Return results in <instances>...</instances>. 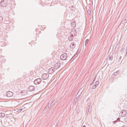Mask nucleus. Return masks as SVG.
I'll use <instances>...</instances> for the list:
<instances>
[{
	"instance_id": "e433bc0d",
	"label": "nucleus",
	"mask_w": 127,
	"mask_h": 127,
	"mask_svg": "<svg viewBox=\"0 0 127 127\" xmlns=\"http://www.w3.org/2000/svg\"><path fill=\"white\" fill-rule=\"evenodd\" d=\"M124 22V21H122V22Z\"/></svg>"
},
{
	"instance_id": "4c0bfd02",
	"label": "nucleus",
	"mask_w": 127,
	"mask_h": 127,
	"mask_svg": "<svg viewBox=\"0 0 127 127\" xmlns=\"http://www.w3.org/2000/svg\"><path fill=\"white\" fill-rule=\"evenodd\" d=\"M71 1H72L73 0H70Z\"/></svg>"
},
{
	"instance_id": "9b49d317",
	"label": "nucleus",
	"mask_w": 127,
	"mask_h": 127,
	"mask_svg": "<svg viewBox=\"0 0 127 127\" xmlns=\"http://www.w3.org/2000/svg\"><path fill=\"white\" fill-rule=\"evenodd\" d=\"M119 72L120 71L119 70H118L116 72H114L112 76H114V77L115 76H116V75H118L119 74Z\"/></svg>"
},
{
	"instance_id": "473e14b6",
	"label": "nucleus",
	"mask_w": 127,
	"mask_h": 127,
	"mask_svg": "<svg viewBox=\"0 0 127 127\" xmlns=\"http://www.w3.org/2000/svg\"><path fill=\"white\" fill-rule=\"evenodd\" d=\"M92 84V83H91L90 84V86H91L92 84Z\"/></svg>"
},
{
	"instance_id": "20e7f679",
	"label": "nucleus",
	"mask_w": 127,
	"mask_h": 127,
	"mask_svg": "<svg viewBox=\"0 0 127 127\" xmlns=\"http://www.w3.org/2000/svg\"><path fill=\"white\" fill-rule=\"evenodd\" d=\"M6 95L8 97H11L13 96V94L12 92L9 91L7 92L6 94Z\"/></svg>"
},
{
	"instance_id": "c9c22d12",
	"label": "nucleus",
	"mask_w": 127,
	"mask_h": 127,
	"mask_svg": "<svg viewBox=\"0 0 127 127\" xmlns=\"http://www.w3.org/2000/svg\"><path fill=\"white\" fill-rule=\"evenodd\" d=\"M47 109V107H46L45 108V109Z\"/></svg>"
},
{
	"instance_id": "2eb2a0df",
	"label": "nucleus",
	"mask_w": 127,
	"mask_h": 127,
	"mask_svg": "<svg viewBox=\"0 0 127 127\" xmlns=\"http://www.w3.org/2000/svg\"><path fill=\"white\" fill-rule=\"evenodd\" d=\"M99 82L98 81H97L95 83L94 85L96 87L99 85Z\"/></svg>"
},
{
	"instance_id": "f704fd0d",
	"label": "nucleus",
	"mask_w": 127,
	"mask_h": 127,
	"mask_svg": "<svg viewBox=\"0 0 127 127\" xmlns=\"http://www.w3.org/2000/svg\"><path fill=\"white\" fill-rule=\"evenodd\" d=\"M52 102L50 103V106L52 104Z\"/></svg>"
},
{
	"instance_id": "c85d7f7f",
	"label": "nucleus",
	"mask_w": 127,
	"mask_h": 127,
	"mask_svg": "<svg viewBox=\"0 0 127 127\" xmlns=\"http://www.w3.org/2000/svg\"><path fill=\"white\" fill-rule=\"evenodd\" d=\"M95 78H94V80H93V81L92 82V84H93L94 83V82H95Z\"/></svg>"
},
{
	"instance_id": "4be33fe9",
	"label": "nucleus",
	"mask_w": 127,
	"mask_h": 127,
	"mask_svg": "<svg viewBox=\"0 0 127 127\" xmlns=\"http://www.w3.org/2000/svg\"><path fill=\"white\" fill-rule=\"evenodd\" d=\"M117 44H116V49L117 48V49H118L119 48V46L118 45H117Z\"/></svg>"
},
{
	"instance_id": "9d476101",
	"label": "nucleus",
	"mask_w": 127,
	"mask_h": 127,
	"mask_svg": "<svg viewBox=\"0 0 127 127\" xmlns=\"http://www.w3.org/2000/svg\"><path fill=\"white\" fill-rule=\"evenodd\" d=\"M55 69V68L54 67H52L49 69V72L51 74L54 72Z\"/></svg>"
},
{
	"instance_id": "ea45409f",
	"label": "nucleus",
	"mask_w": 127,
	"mask_h": 127,
	"mask_svg": "<svg viewBox=\"0 0 127 127\" xmlns=\"http://www.w3.org/2000/svg\"><path fill=\"white\" fill-rule=\"evenodd\" d=\"M126 20V19H125V20Z\"/></svg>"
},
{
	"instance_id": "79ce46f5",
	"label": "nucleus",
	"mask_w": 127,
	"mask_h": 127,
	"mask_svg": "<svg viewBox=\"0 0 127 127\" xmlns=\"http://www.w3.org/2000/svg\"><path fill=\"white\" fill-rule=\"evenodd\" d=\"M73 127V126H72V127Z\"/></svg>"
},
{
	"instance_id": "a211bd4d",
	"label": "nucleus",
	"mask_w": 127,
	"mask_h": 127,
	"mask_svg": "<svg viewBox=\"0 0 127 127\" xmlns=\"http://www.w3.org/2000/svg\"><path fill=\"white\" fill-rule=\"evenodd\" d=\"M3 20V18L2 16H0V22L2 23Z\"/></svg>"
},
{
	"instance_id": "bb28decb",
	"label": "nucleus",
	"mask_w": 127,
	"mask_h": 127,
	"mask_svg": "<svg viewBox=\"0 0 127 127\" xmlns=\"http://www.w3.org/2000/svg\"><path fill=\"white\" fill-rule=\"evenodd\" d=\"M4 1V0H0V3L3 1Z\"/></svg>"
},
{
	"instance_id": "423d86ee",
	"label": "nucleus",
	"mask_w": 127,
	"mask_h": 127,
	"mask_svg": "<svg viewBox=\"0 0 127 127\" xmlns=\"http://www.w3.org/2000/svg\"><path fill=\"white\" fill-rule=\"evenodd\" d=\"M1 3V6L4 7H6L7 5V2L6 1H3Z\"/></svg>"
},
{
	"instance_id": "f3484780",
	"label": "nucleus",
	"mask_w": 127,
	"mask_h": 127,
	"mask_svg": "<svg viewBox=\"0 0 127 127\" xmlns=\"http://www.w3.org/2000/svg\"><path fill=\"white\" fill-rule=\"evenodd\" d=\"M5 115L4 113L0 114V117H3L5 116Z\"/></svg>"
},
{
	"instance_id": "4468645a",
	"label": "nucleus",
	"mask_w": 127,
	"mask_h": 127,
	"mask_svg": "<svg viewBox=\"0 0 127 127\" xmlns=\"http://www.w3.org/2000/svg\"><path fill=\"white\" fill-rule=\"evenodd\" d=\"M113 59V57L112 55L110 54L109 56V59L110 60H112Z\"/></svg>"
},
{
	"instance_id": "5701e85b",
	"label": "nucleus",
	"mask_w": 127,
	"mask_h": 127,
	"mask_svg": "<svg viewBox=\"0 0 127 127\" xmlns=\"http://www.w3.org/2000/svg\"><path fill=\"white\" fill-rule=\"evenodd\" d=\"M96 87L94 85L92 87V89H94L96 88Z\"/></svg>"
},
{
	"instance_id": "7c9ffc66",
	"label": "nucleus",
	"mask_w": 127,
	"mask_h": 127,
	"mask_svg": "<svg viewBox=\"0 0 127 127\" xmlns=\"http://www.w3.org/2000/svg\"><path fill=\"white\" fill-rule=\"evenodd\" d=\"M49 103L48 104V105L47 106V107L48 108H49Z\"/></svg>"
},
{
	"instance_id": "b1692460",
	"label": "nucleus",
	"mask_w": 127,
	"mask_h": 127,
	"mask_svg": "<svg viewBox=\"0 0 127 127\" xmlns=\"http://www.w3.org/2000/svg\"><path fill=\"white\" fill-rule=\"evenodd\" d=\"M77 101L74 100V101L73 102V104H76V102Z\"/></svg>"
},
{
	"instance_id": "f257e3e1",
	"label": "nucleus",
	"mask_w": 127,
	"mask_h": 127,
	"mask_svg": "<svg viewBox=\"0 0 127 127\" xmlns=\"http://www.w3.org/2000/svg\"><path fill=\"white\" fill-rule=\"evenodd\" d=\"M60 59L62 60H69L70 58L69 57H68L67 54L65 53H64L62 54L60 57Z\"/></svg>"
},
{
	"instance_id": "412c9836",
	"label": "nucleus",
	"mask_w": 127,
	"mask_h": 127,
	"mask_svg": "<svg viewBox=\"0 0 127 127\" xmlns=\"http://www.w3.org/2000/svg\"><path fill=\"white\" fill-rule=\"evenodd\" d=\"M88 12L89 14H91V12L90 10H88Z\"/></svg>"
},
{
	"instance_id": "c756f323",
	"label": "nucleus",
	"mask_w": 127,
	"mask_h": 127,
	"mask_svg": "<svg viewBox=\"0 0 127 127\" xmlns=\"http://www.w3.org/2000/svg\"><path fill=\"white\" fill-rule=\"evenodd\" d=\"M74 25V23H71V25Z\"/></svg>"
},
{
	"instance_id": "a878e982",
	"label": "nucleus",
	"mask_w": 127,
	"mask_h": 127,
	"mask_svg": "<svg viewBox=\"0 0 127 127\" xmlns=\"http://www.w3.org/2000/svg\"><path fill=\"white\" fill-rule=\"evenodd\" d=\"M28 104V103H27V104H25L24 105V107H25V106H27V105Z\"/></svg>"
},
{
	"instance_id": "393cba45",
	"label": "nucleus",
	"mask_w": 127,
	"mask_h": 127,
	"mask_svg": "<svg viewBox=\"0 0 127 127\" xmlns=\"http://www.w3.org/2000/svg\"><path fill=\"white\" fill-rule=\"evenodd\" d=\"M60 124V122H58L57 124V127H57L58 126V125H59Z\"/></svg>"
},
{
	"instance_id": "a19ab883",
	"label": "nucleus",
	"mask_w": 127,
	"mask_h": 127,
	"mask_svg": "<svg viewBox=\"0 0 127 127\" xmlns=\"http://www.w3.org/2000/svg\"><path fill=\"white\" fill-rule=\"evenodd\" d=\"M75 26H74V27Z\"/></svg>"
},
{
	"instance_id": "dca6fc26",
	"label": "nucleus",
	"mask_w": 127,
	"mask_h": 127,
	"mask_svg": "<svg viewBox=\"0 0 127 127\" xmlns=\"http://www.w3.org/2000/svg\"><path fill=\"white\" fill-rule=\"evenodd\" d=\"M121 58H122V57L121 56H117V59H118L119 60H121Z\"/></svg>"
},
{
	"instance_id": "6e6552de",
	"label": "nucleus",
	"mask_w": 127,
	"mask_h": 127,
	"mask_svg": "<svg viewBox=\"0 0 127 127\" xmlns=\"http://www.w3.org/2000/svg\"><path fill=\"white\" fill-rule=\"evenodd\" d=\"M35 89V87L32 86H31L28 88V90L29 91L31 92L33 91Z\"/></svg>"
},
{
	"instance_id": "7ed1b4c3",
	"label": "nucleus",
	"mask_w": 127,
	"mask_h": 127,
	"mask_svg": "<svg viewBox=\"0 0 127 127\" xmlns=\"http://www.w3.org/2000/svg\"><path fill=\"white\" fill-rule=\"evenodd\" d=\"M49 77V74L48 73H44L42 74L41 78L43 80L47 79Z\"/></svg>"
},
{
	"instance_id": "f8f14e48",
	"label": "nucleus",
	"mask_w": 127,
	"mask_h": 127,
	"mask_svg": "<svg viewBox=\"0 0 127 127\" xmlns=\"http://www.w3.org/2000/svg\"><path fill=\"white\" fill-rule=\"evenodd\" d=\"M80 95H79L78 96H77V95L75 96L76 98L74 99V100L76 101H77L78 100L79 98L80 97Z\"/></svg>"
},
{
	"instance_id": "6ab92c4d",
	"label": "nucleus",
	"mask_w": 127,
	"mask_h": 127,
	"mask_svg": "<svg viewBox=\"0 0 127 127\" xmlns=\"http://www.w3.org/2000/svg\"><path fill=\"white\" fill-rule=\"evenodd\" d=\"M89 41V39H87L85 41V45L86 46V45L88 44V42Z\"/></svg>"
},
{
	"instance_id": "0eeeda50",
	"label": "nucleus",
	"mask_w": 127,
	"mask_h": 127,
	"mask_svg": "<svg viewBox=\"0 0 127 127\" xmlns=\"http://www.w3.org/2000/svg\"><path fill=\"white\" fill-rule=\"evenodd\" d=\"M60 63L58 62L56 63L54 65V68L55 69H58L60 67Z\"/></svg>"
},
{
	"instance_id": "ddd939ff",
	"label": "nucleus",
	"mask_w": 127,
	"mask_h": 127,
	"mask_svg": "<svg viewBox=\"0 0 127 127\" xmlns=\"http://www.w3.org/2000/svg\"><path fill=\"white\" fill-rule=\"evenodd\" d=\"M70 47L72 48H74L75 47V43L74 42H73L70 45Z\"/></svg>"
},
{
	"instance_id": "cd10ccee",
	"label": "nucleus",
	"mask_w": 127,
	"mask_h": 127,
	"mask_svg": "<svg viewBox=\"0 0 127 127\" xmlns=\"http://www.w3.org/2000/svg\"><path fill=\"white\" fill-rule=\"evenodd\" d=\"M74 57V56H73V57H72V58L70 60V61H73V58Z\"/></svg>"
},
{
	"instance_id": "2f4dec72",
	"label": "nucleus",
	"mask_w": 127,
	"mask_h": 127,
	"mask_svg": "<svg viewBox=\"0 0 127 127\" xmlns=\"http://www.w3.org/2000/svg\"><path fill=\"white\" fill-rule=\"evenodd\" d=\"M122 127H127L126 126H122Z\"/></svg>"
},
{
	"instance_id": "72a5a7b5",
	"label": "nucleus",
	"mask_w": 127,
	"mask_h": 127,
	"mask_svg": "<svg viewBox=\"0 0 127 127\" xmlns=\"http://www.w3.org/2000/svg\"><path fill=\"white\" fill-rule=\"evenodd\" d=\"M83 127H86V126H85V125H84L83 126Z\"/></svg>"
},
{
	"instance_id": "aec40b11",
	"label": "nucleus",
	"mask_w": 127,
	"mask_h": 127,
	"mask_svg": "<svg viewBox=\"0 0 127 127\" xmlns=\"http://www.w3.org/2000/svg\"><path fill=\"white\" fill-rule=\"evenodd\" d=\"M22 110V109H18L17 111L18 112H21Z\"/></svg>"
},
{
	"instance_id": "f03ea898",
	"label": "nucleus",
	"mask_w": 127,
	"mask_h": 127,
	"mask_svg": "<svg viewBox=\"0 0 127 127\" xmlns=\"http://www.w3.org/2000/svg\"><path fill=\"white\" fill-rule=\"evenodd\" d=\"M92 106L88 104V106H87L86 108V112L87 116H90L91 112L92 110Z\"/></svg>"
},
{
	"instance_id": "1a4fd4ad",
	"label": "nucleus",
	"mask_w": 127,
	"mask_h": 127,
	"mask_svg": "<svg viewBox=\"0 0 127 127\" xmlns=\"http://www.w3.org/2000/svg\"><path fill=\"white\" fill-rule=\"evenodd\" d=\"M121 112L122 114L121 116L122 117H124L127 114L126 111L124 110H122Z\"/></svg>"
},
{
	"instance_id": "58836bf2",
	"label": "nucleus",
	"mask_w": 127,
	"mask_h": 127,
	"mask_svg": "<svg viewBox=\"0 0 127 127\" xmlns=\"http://www.w3.org/2000/svg\"><path fill=\"white\" fill-rule=\"evenodd\" d=\"M78 94V93L77 95Z\"/></svg>"
},
{
	"instance_id": "39448f33",
	"label": "nucleus",
	"mask_w": 127,
	"mask_h": 127,
	"mask_svg": "<svg viewBox=\"0 0 127 127\" xmlns=\"http://www.w3.org/2000/svg\"><path fill=\"white\" fill-rule=\"evenodd\" d=\"M41 81V80L40 78H38L35 79L34 82V83L35 84H40Z\"/></svg>"
}]
</instances>
